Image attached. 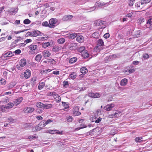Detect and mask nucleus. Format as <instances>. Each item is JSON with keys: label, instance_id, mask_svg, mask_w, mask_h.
Here are the masks:
<instances>
[{"label": "nucleus", "instance_id": "1", "mask_svg": "<svg viewBox=\"0 0 152 152\" xmlns=\"http://www.w3.org/2000/svg\"><path fill=\"white\" fill-rule=\"evenodd\" d=\"M110 0H100L101 2H96L95 4V6L96 7H101L102 6L105 7L107 6L110 4L111 1Z\"/></svg>", "mask_w": 152, "mask_h": 152}, {"label": "nucleus", "instance_id": "2", "mask_svg": "<svg viewBox=\"0 0 152 152\" xmlns=\"http://www.w3.org/2000/svg\"><path fill=\"white\" fill-rule=\"evenodd\" d=\"M106 22L105 21L101 20H98L95 21L94 24L95 26H102L101 28H104L106 27Z\"/></svg>", "mask_w": 152, "mask_h": 152}, {"label": "nucleus", "instance_id": "3", "mask_svg": "<svg viewBox=\"0 0 152 152\" xmlns=\"http://www.w3.org/2000/svg\"><path fill=\"white\" fill-rule=\"evenodd\" d=\"M46 126L44 120L41 121L38 125L35 126V129L37 131L42 129Z\"/></svg>", "mask_w": 152, "mask_h": 152}, {"label": "nucleus", "instance_id": "4", "mask_svg": "<svg viewBox=\"0 0 152 152\" xmlns=\"http://www.w3.org/2000/svg\"><path fill=\"white\" fill-rule=\"evenodd\" d=\"M58 20L56 19L52 18L49 20V27L50 28H53L56 26L57 24Z\"/></svg>", "mask_w": 152, "mask_h": 152}, {"label": "nucleus", "instance_id": "5", "mask_svg": "<svg viewBox=\"0 0 152 152\" xmlns=\"http://www.w3.org/2000/svg\"><path fill=\"white\" fill-rule=\"evenodd\" d=\"M76 39L79 43L82 42L84 41L83 37L79 33H77L76 37Z\"/></svg>", "mask_w": 152, "mask_h": 152}, {"label": "nucleus", "instance_id": "6", "mask_svg": "<svg viewBox=\"0 0 152 152\" xmlns=\"http://www.w3.org/2000/svg\"><path fill=\"white\" fill-rule=\"evenodd\" d=\"M23 100V97H20L13 101V102L14 103V105L17 106L20 104V103L22 102Z\"/></svg>", "mask_w": 152, "mask_h": 152}, {"label": "nucleus", "instance_id": "7", "mask_svg": "<svg viewBox=\"0 0 152 152\" xmlns=\"http://www.w3.org/2000/svg\"><path fill=\"white\" fill-rule=\"evenodd\" d=\"M114 106L115 105L114 104H110L104 106V109L107 111H109L111 110L114 107Z\"/></svg>", "mask_w": 152, "mask_h": 152}, {"label": "nucleus", "instance_id": "8", "mask_svg": "<svg viewBox=\"0 0 152 152\" xmlns=\"http://www.w3.org/2000/svg\"><path fill=\"white\" fill-rule=\"evenodd\" d=\"M145 26L150 29H152V18H150L148 20Z\"/></svg>", "mask_w": 152, "mask_h": 152}, {"label": "nucleus", "instance_id": "9", "mask_svg": "<svg viewBox=\"0 0 152 152\" xmlns=\"http://www.w3.org/2000/svg\"><path fill=\"white\" fill-rule=\"evenodd\" d=\"M116 57V55L115 54L110 55L109 56H107L105 58L104 61L105 62H108L110 60L113 59Z\"/></svg>", "mask_w": 152, "mask_h": 152}, {"label": "nucleus", "instance_id": "10", "mask_svg": "<svg viewBox=\"0 0 152 152\" xmlns=\"http://www.w3.org/2000/svg\"><path fill=\"white\" fill-rule=\"evenodd\" d=\"M9 110L6 105L0 106V110L3 112L7 113L9 111Z\"/></svg>", "mask_w": 152, "mask_h": 152}, {"label": "nucleus", "instance_id": "11", "mask_svg": "<svg viewBox=\"0 0 152 152\" xmlns=\"http://www.w3.org/2000/svg\"><path fill=\"white\" fill-rule=\"evenodd\" d=\"M24 110L25 113H28L33 112L34 109L31 107H28L25 108Z\"/></svg>", "mask_w": 152, "mask_h": 152}, {"label": "nucleus", "instance_id": "12", "mask_svg": "<svg viewBox=\"0 0 152 152\" xmlns=\"http://www.w3.org/2000/svg\"><path fill=\"white\" fill-rule=\"evenodd\" d=\"M79 108L78 106L75 107L73 108V114L75 116L79 115L81 114L80 112L78 111Z\"/></svg>", "mask_w": 152, "mask_h": 152}, {"label": "nucleus", "instance_id": "13", "mask_svg": "<svg viewBox=\"0 0 152 152\" xmlns=\"http://www.w3.org/2000/svg\"><path fill=\"white\" fill-rule=\"evenodd\" d=\"M104 45V42H103L102 39H99L98 40L97 44L96 45V49H100V48H99V47H101L103 46Z\"/></svg>", "mask_w": 152, "mask_h": 152}, {"label": "nucleus", "instance_id": "14", "mask_svg": "<svg viewBox=\"0 0 152 152\" xmlns=\"http://www.w3.org/2000/svg\"><path fill=\"white\" fill-rule=\"evenodd\" d=\"M77 48V45L76 43H72L69 45V49L71 50H75Z\"/></svg>", "mask_w": 152, "mask_h": 152}, {"label": "nucleus", "instance_id": "15", "mask_svg": "<svg viewBox=\"0 0 152 152\" xmlns=\"http://www.w3.org/2000/svg\"><path fill=\"white\" fill-rule=\"evenodd\" d=\"M73 16L71 15H67L64 16L62 18L63 21H67L70 20L72 18Z\"/></svg>", "mask_w": 152, "mask_h": 152}, {"label": "nucleus", "instance_id": "16", "mask_svg": "<svg viewBox=\"0 0 152 152\" xmlns=\"http://www.w3.org/2000/svg\"><path fill=\"white\" fill-rule=\"evenodd\" d=\"M89 96L94 98H99L100 97V95L98 93H89Z\"/></svg>", "mask_w": 152, "mask_h": 152}, {"label": "nucleus", "instance_id": "17", "mask_svg": "<svg viewBox=\"0 0 152 152\" xmlns=\"http://www.w3.org/2000/svg\"><path fill=\"white\" fill-rule=\"evenodd\" d=\"M31 72L29 69H26L24 72V77L26 79H28L31 76Z\"/></svg>", "mask_w": 152, "mask_h": 152}, {"label": "nucleus", "instance_id": "18", "mask_svg": "<svg viewBox=\"0 0 152 152\" xmlns=\"http://www.w3.org/2000/svg\"><path fill=\"white\" fill-rule=\"evenodd\" d=\"M18 10L16 9L11 8L9 10L8 12L11 15H15L17 12Z\"/></svg>", "mask_w": 152, "mask_h": 152}, {"label": "nucleus", "instance_id": "19", "mask_svg": "<svg viewBox=\"0 0 152 152\" xmlns=\"http://www.w3.org/2000/svg\"><path fill=\"white\" fill-rule=\"evenodd\" d=\"M43 54L44 58H47L49 57L51 54L48 50H45L43 51Z\"/></svg>", "mask_w": 152, "mask_h": 152}, {"label": "nucleus", "instance_id": "20", "mask_svg": "<svg viewBox=\"0 0 152 152\" xmlns=\"http://www.w3.org/2000/svg\"><path fill=\"white\" fill-rule=\"evenodd\" d=\"M32 36L36 37L39 35H40L41 34H42L40 31L38 30H34L32 31Z\"/></svg>", "mask_w": 152, "mask_h": 152}, {"label": "nucleus", "instance_id": "21", "mask_svg": "<svg viewBox=\"0 0 152 152\" xmlns=\"http://www.w3.org/2000/svg\"><path fill=\"white\" fill-rule=\"evenodd\" d=\"M128 82V80L126 78L122 79L120 82V85L121 86H125L126 85Z\"/></svg>", "mask_w": 152, "mask_h": 152}, {"label": "nucleus", "instance_id": "22", "mask_svg": "<svg viewBox=\"0 0 152 152\" xmlns=\"http://www.w3.org/2000/svg\"><path fill=\"white\" fill-rule=\"evenodd\" d=\"M81 55L85 58H87L89 57L88 53L86 50L84 51L83 53H82Z\"/></svg>", "mask_w": 152, "mask_h": 152}, {"label": "nucleus", "instance_id": "23", "mask_svg": "<svg viewBox=\"0 0 152 152\" xmlns=\"http://www.w3.org/2000/svg\"><path fill=\"white\" fill-rule=\"evenodd\" d=\"M136 15V13L134 11H132L130 13L127 14L126 15V16L128 18H131L135 17Z\"/></svg>", "mask_w": 152, "mask_h": 152}, {"label": "nucleus", "instance_id": "24", "mask_svg": "<svg viewBox=\"0 0 152 152\" xmlns=\"http://www.w3.org/2000/svg\"><path fill=\"white\" fill-rule=\"evenodd\" d=\"M80 71L83 75H84L88 72V69L85 67H83L81 68Z\"/></svg>", "mask_w": 152, "mask_h": 152}, {"label": "nucleus", "instance_id": "25", "mask_svg": "<svg viewBox=\"0 0 152 152\" xmlns=\"http://www.w3.org/2000/svg\"><path fill=\"white\" fill-rule=\"evenodd\" d=\"M19 63L20 65L22 67L24 66L26 64V60L24 58L21 59Z\"/></svg>", "mask_w": 152, "mask_h": 152}, {"label": "nucleus", "instance_id": "26", "mask_svg": "<svg viewBox=\"0 0 152 152\" xmlns=\"http://www.w3.org/2000/svg\"><path fill=\"white\" fill-rule=\"evenodd\" d=\"M77 34L76 33H71L68 37L69 39H73L76 38Z\"/></svg>", "mask_w": 152, "mask_h": 152}, {"label": "nucleus", "instance_id": "27", "mask_svg": "<svg viewBox=\"0 0 152 152\" xmlns=\"http://www.w3.org/2000/svg\"><path fill=\"white\" fill-rule=\"evenodd\" d=\"M29 47L31 50H34L37 48L38 47L36 45L32 44L29 46Z\"/></svg>", "mask_w": 152, "mask_h": 152}, {"label": "nucleus", "instance_id": "28", "mask_svg": "<svg viewBox=\"0 0 152 152\" xmlns=\"http://www.w3.org/2000/svg\"><path fill=\"white\" fill-rule=\"evenodd\" d=\"M15 85L16 83L14 82L11 83L8 85L7 88L9 89H11L15 86Z\"/></svg>", "mask_w": 152, "mask_h": 152}, {"label": "nucleus", "instance_id": "29", "mask_svg": "<svg viewBox=\"0 0 152 152\" xmlns=\"http://www.w3.org/2000/svg\"><path fill=\"white\" fill-rule=\"evenodd\" d=\"M85 47L82 46L79 48H78L77 49V50L78 52L80 53H83L84 51H85Z\"/></svg>", "mask_w": 152, "mask_h": 152}, {"label": "nucleus", "instance_id": "30", "mask_svg": "<svg viewBox=\"0 0 152 152\" xmlns=\"http://www.w3.org/2000/svg\"><path fill=\"white\" fill-rule=\"evenodd\" d=\"M41 58L42 56L40 54L37 55L35 57V60L38 62L40 61L41 60Z\"/></svg>", "mask_w": 152, "mask_h": 152}, {"label": "nucleus", "instance_id": "31", "mask_svg": "<svg viewBox=\"0 0 152 152\" xmlns=\"http://www.w3.org/2000/svg\"><path fill=\"white\" fill-rule=\"evenodd\" d=\"M77 60V58L76 57H73L70 59L69 63L71 64H73L76 62Z\"/></svg>", "mask_w": 152, "mask_h": 152}, {"label": "nucleus", "instance_id": "32", "mask_svg": "<svg viewBox=\"0 0 152 152\" xmlns=\"http://www.w3.org/2000/svg\"><path fill=\"white\" fill-rule=\"evenodd\" d=\"M43 106L44 107H43V108H44L46 109H48L52 107V104H44Z\"/></svg>", "mask_w": 152, "mask_h": 152}, {"label": "nucleus", "instance_id": "33", "mask_svg": "<svg viewBox=\"0 0 152 152\" xmlns=\"http://www.w3.org/2000/svg\"><path fill=\"white\" fill-rule=\"evenodd\" d=\"M69 77L72 79H74L76 77V74L75 72H73L70 75Z\"/></svg>", "mask_w": 152, "mask_h": 152}, {"label": "nucleus", "instance_id": "34", "mask_svg": "<svg viewBox=\"0 0 152 152\" xmlns=\"http://www.w3.org/2000/svg\"><path fill=\"white\" fill-rule=\"evenodd\" d=\"M45 84L44 82H41L39 84L38 86V88L39 90H41L45 86Z\"/></svg>", "mask_w": 152, "mask_h": 152}, {"label": "nucleus", "instance_id": "35", "mask_svg": "<svg viewBox=\"0 0 152 152\" xmlns=\"http://www.w3.org/2000/svg\"><path fill=\"white\" fill-rule=\"evenodd\" d=\"M6 105L9 110V109L12 108L14 105V104L13 102H9Z\"/></svg>", "mask_w": 152, "mask_h": 152}, {"label": "nucleus", "instance_id": "36", "mask_svg": "<svg viewBox=\"0 0 152 152\" xmlns=\"http://www.w3.org/2000/svg\"><path fill=\"white\" fill-rule=\"evenodd\" d=\"M50 45V44L49 42H45L44 43H43L42 45V48H46L48 47Z\"/></svg>", "mask_w": 152, "mask_h": 152}, {"label": "nucleus", "instance_id": "37", "mask_svg": "<svg viewBox=\"0 0 152 152\" xmlns=\"http://www.w3.org/2000/svg\"><path fill=\"white\" fill-rule=\"evenodd\" d=\"M65 42V39L64 38H61L58 39L57 40V42L59 44H62L64 43Z\"/></svg>", "mask_w": 152, "mask_h": 152}, {"label": "nucleus", "instance_id": "38", "mask_svg": "<svg viewBox=\"0 0 152 152\" xmlns=\"http://www.w3.org/2000/svg\"><path fill=\"white\" fill-rule=\"evenodd\" d=\"M5 55L6 57H12L14 55V53H12L11 51H9L7 52L5 54Z\"/></svg>", "mask_w": 152, "mask_h": 152}, {"label": "nucleus", "instance_id": "39", "mask_svg": "<svg viewBox=\"0 0 152 152\" xmlns=\"http://www.w3.org/2000/svg\"><path fill=\"white\" fill-rule=\"evenodd\" d=\"M36 105L37 107L42 108H43L44 107V104L40 102H37L36 104Z\"/></svg>", "mask_w": 152, "mask_h": 152}, {"label": "nucleus", "instance_id": "40", "mask_svg": "<svg viewBox=\"0 0 152 152\" xmlns=\"http://www.w3.org/2000/svg\"><path fill=\"white\" fill-rule=\"evenodd\" d=\"M141 34V32L140 30H138L136 31L135 34V37H138Z\"/></svg>", "mask_w": 152, "mask_h": 152}, {"label": "nucleus", "instance_id": "41", "mask_svg": "<svg viewBox=\"0 0 152 152\" xmlns=\"http://www.w3.org/2000/svg\"><path fill=\"white\" fill-rule=\"evenodd\" d=\"M7 121L9 122L10 123H12L15 122L16 121V120L13 119L12 118L10 117L7 119Z\"/></svg>", "mask_w": 152, "mask_h": 152}, {"label": "nucleus", "instance_id": "42", "mask_svg": "<svg viewBox=\"0 0 152 152\" xmlns=\"http://www.w3.org/2000/svg\"><path fill=\"white\" fill-rule=\"evenodd\" d=\"M6 80L3 78H1L0 80V84L3 85H4L6 84Z\"/></svg>", "mask_w": 152, "mask_h": 152}, {"label": "nucleus", "instance_id": "43", "mask_svg": "<svg viewBox=\"0 0 152 152\" xmlns=\"http://www.w3.org/2000/svg\"><path fill=\"white\" fill-rule=\"evenodd\" d=\"M44 120V122L46 126L49 124L51 123L53 121V120L52 119H48L47 120Z\"/></svg>", "mask_w": 152, "mask_h": 152}, {"label": "nucleus", "instance_id": "44", "mask_svg": "<svg viewBox=\"0 0 152 152\" xmlns=\"http://www.w3.org/2000/svg\"><path fill=\"white\" fill-rule=\"evenodd\" d=\"M31 22V21L28 19H26L23 20V23L25 24H28Z\"/></svg>", "mask_w": 152, "mask_h": 152}, {"label": "nucleus", "instance_id": "45", "mask_svg": "<svg viewBox=\"0 0 152 152\" xmlns=\"http://www.w3.org/2000/svg\"><path fill=\"white\" fill-rule=\"evenodd\" d=\"M135 0H129L128 1L129 5L130 6H133Z\"/></svg>", "mask_w": 152, "mask_h": 152}, {"label": "nucleus", "instance_id": "46", "mask_svg": "<svg viewBox=\"0 0 152 152\" xmlns=\"http://www.w3.org/2000/svg\"><path fill=\"white\" fill-rule=\"evenodd\" d=\"M63 86L65 88H66L68 87L69 84L68 82L66 81H64L63 83Z\"/></svg>", "mask_w": 152, "mask_h": 152}, {"label": "nucleus", "instance_id": "47", "mask_svg": "<svg viewBox=\"0 0 152 152\" xmlns=\"http://www.w3.org/2000/svg\"><path fill=\"white\" fill-rule=\"evenodd\" d=\"M63 105L64 106V107L67 109L69 107V104H67V103L64 102H62Z\"/></svg>", "mask_w": 152, "mask_h": 152}, {"label": "nucleus", "instance_id": "48", "mask_svg": "<svg viewBox=\"0 0 152 152\" xmlns=\"http://www.w3.org/2000/svg\"><path fill=\"white\" fill-rule=\"evenodd\" d=\"M142 137H137L135 138V141L137 142H141L142 140Z\"/></svg>", "mask_w": 152, "mask_h": 152}, {"label": "nucleus", "instance_id": "49", "mask_svg": "<svg viewBox=\"0 0 152 152\" xmlns=\"http://www.w3.org/2000/svg\"><path fill=\"white\" fill-rule=\"evenodd\" d=\"M56 131V130H47V132L50 134H53L54 133H55V132Z\"/></svg>", "mask_w": 152, "mask_h": 152}, {"label": "nucleus", "instance_id": "50", "mask_svg": "<svg viewBox=\"0 0 152 152\" xmlns=\"http://www.w3.org/2000/svg\"><path fill=\"white\" fill-rule=\"evenodd\" d=\"M142 57L144 59H147L149 58V56L148 54L145 53L143 54Z\"/></svg>", "mask_w": 152, "mask_h": 152}, {"label": "nucleus", "instance_id": "51", "mask_svg": "<svg viewBox=\"0 0 152 152\" xmlns=\"http://www.w3.org/2000/svg\"><path fill=\"white\" fill-rule=\"evenodd\" d=\"M54 51L55 52L58 51L59 50V47L57 46H55L53 48Z\"/></svg>", "mask_w": 152, "mask_h": 152}, {"label": "nucleus", "instance_id": "52", "mask_svg": "<svg viewBox=\"0 0 152 152\" xmlns=\"http://www.w3.org/2000/svg\"><path fill=\"white\" fill-rule=\"evenodd\" d=\"M73 120V118L72 116H69L67 118V121L68 122H71Z\"/></svg>", "mask_w": 152, "mask_h": 152}, {"label": "nucleus", "instance_id": "53", "mask_svg": "<svg viewBox=\"0 0 152 152\" xmlns=\"http://www.w3.org/2000/svg\"><path fill=\"white\" fill-rule=\"evenodd\" d=\"M42 25L43 26H48L49 27V24H48V22L45 21V22H43L42 23Z\"/></svg>", "mask_w": 152, "mask_h": 152}, {"label": "nucleus", "instance_id": "54", "mask_svg": "<svg viewBox=\"0 0 152 152\" xmlns=\"http://www.w3.org/2000/svg\"><path fill=\"white\" fill-rule=\"evenodd\" d=\"M140 2V4L142 5V6H145L146 4L147 3L145 2V0H142Z\"/></svg>", "mask_w": 152, "mask_h": 152}, {"label": "nucleus", "instance_id": "55", "mask_svg": "<svg viewBox=\"0 0 152 152\" xmlns=\"http://www.w3.org/2000/svg\"><path fill=\"white\" fill-rule=\"evenodd\" d=\"M94 129H93L91 130L89 132H87L86 133V135H87V136H88V135H90L92 134V132H94Z\"/></svg>", "mask_w": 152, "mask_h": 152}, {"label": "nucleus", "instance_id": "56", "mask_svg": "<svg viewBox=\"0 0 152 152\" xmlns=\"http://www.w3.org/2000/svg\"><path fill=\"white\" fill-rule=\"evenodd\" d=\"M120 113L119 112H117L115 113L114 115L115 116V118L119 117L120 115Z\"/></svg>", "mask_w": 152, "mask_h": 152}, {"label": "nucleus", "instance_id": "57", "mask_svg": "<svg viewBox=\"0 0 152 152\" xmlns=\"http://www.w3.org/2000/svg\"><path fill=\"white\" fill-rule=\"evenodd\" d=\"M55 99L58 102H59L61 101V98L59 95L57 97V98H56Z\"/></svg>", "mask_w": 152, "mask_h": 152}, {"label": "nucleus", "instance_id": "58", "mask_svg": "<svg viewBox=\"0 0 152 152\" xmlns=\"http://www.w3.org/2000/svg\"><path fill=\"white\" fill-rule=\"evenodd\" d=\"M32 35H32V31L31 32H28L26 33V37H28V36L33 37Z\"/></svg>", "mask_w": 152, "mask_h": 152}, {"label": "nucleus", "instance_id": "59", "mask_svg": "<svg viewBox=\"0 0 152 152\" xmlns=\"http://www.w3.org/2000/svg\"><path fill=\"white\" fill-rule=\"evenodd\" d=\"M47 72V70L46 69H43L41 70L40 73L42 74H46Z\"/></svg>", "mask_w": 152, "mask_h": 152}, {"label": "nucleus", "instance_id": "60", "mask_svg": "<svg viewBox=\"0 0 152 152\" xmlns=\"http://www.w3.org/2000/svg\"><path fill=\"white\" fill-rule=\"evenodd\" d=\"M21 52V51L20 49H17L16 50L15 52H13L14 53H15V54H18L20 53Z\"/></svg>", "mask_w": 152, "mask_h": 152}, {"label": "nucleus", "instance_id": "61", "mask_svg": "<svg viewBox=\"0 0 152 152\" xmlns=\"http://www.w3.org/2000/svg\"><path fill=\"white\" fill-rule=\"evenodd\" d=\"M110 35L108 33H106L104 35V38L107 39L108 38L110 37Z\"/></svg>", "mask_w": 152, "mask_h": 152}, {"label": "nucleus", "instance_id": "62", "mask_svg": "<svg viewBox=\"0 0 152 152\" xmlns=\"http://www.w3.org/2000/svg\"><path fill=\"white\" fill-rule=\"evenodd\" d=\"M144 21V19L143 18H140L138 20V22L139 23H141L142 22H143Z\"/></svg>", "mask_w": 152, "mask_h": 152}, {"label": "nucleus", "instance_id": "63", "mask_svg": "<svg viewBox=\"0 0 152 152\" xmlns=\"http://www.w3.org/2000/svg\"><path fill=\"white\" fill-rule=\"evenodd\" d=\"M95 8L96 7H91L89 9H88V10H90L88 11V12H91L94 10L95 9Z\"/></svg>", "mask_w": 152, "mask_h": 152}, {"label": "nucleus", "instance_id": "64", "mask_svg": "<svg viewBox=\"0 0 152 152\" xmlns=\"http://www.w3.org/2000/svg\"><path fill=\"white\" fill-rule=\"evenodd\" d=\"M16 67L19 70H21L23 69V68L20 65H17L16 66Z\"/></svg>", "mask_w": 152, "mask_h": 152}]
</instances>
